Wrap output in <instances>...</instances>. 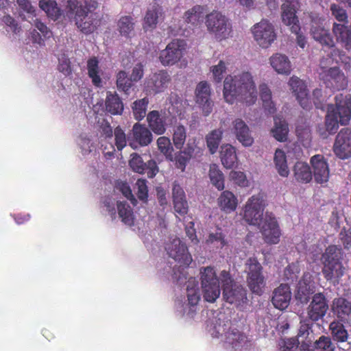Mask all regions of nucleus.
Wrapping results in <instances>:
<instances>
[{
    "label": "nucleus",
    "instance_id": "3c124183",
    "mask_svg": "<svg viewBox=\"0 0 351 351\" xmlns=\"http://www.w3.org/2000/svg\"><path fill=\"white\" fill-rule=\"evenodd\" d=\"M209 177L212 184L218 189H224V178L222 172L215 165H211L209 171Z\"/></svg>",
    "mask_w": 351,
    "mask_h": 351
},
{
    "label": "nucleus",
    "instance_id": "ddd939ff",
    "mask_svg": "<svg viewBox=\"0 0 351 351\" xmlns=\"http://www.w3.org/2000/svg\"><path fill=\"white\" fill-rule=\"evenodd\" d=\"M328 308L326 296L322 293H317L313 295L307 308V317L309 320L316 322L324 318Z\"/></svg>",
    "mask_w": 351,
    "mask_h": 351
},
{
    "label": "nucleus",
    "instance_id": "338daca9",
    "mask_svg": "<svg viewBox=\"0 0 351 351\" xmlns=\"http://www.w3.org/2000/svg\"><path fill=\"white\" fill-rule=\"evenodd\" d=\"M191 160L188 156L182 152V151L178 152L176 154L173 160L176 162V166L178 169H181L182 171H184L187 163Z\"/></svg>",
    "mask_w": 351,
    "mask_h": 351
},
{
    "label": "nucleus",
    "instance_id": "774afa93",
    "mask_svg": "<svg viewBox=\"0 0 351 351\" xmlns=\"http://www.w3.org/2000/svg\"><path fill=\"white\" fill-rule=\"evenodd\" d=\"M339 239L344 249L351 248V231L343 228L339 234Z\"/></svg>",
    "mask_w": 351,
    "mask_h": 351
},
{
    "label": "nucleus",
    "instance_id": "0e129e2a",
    "mask_svg": "<svg viewBox=\"0 0 351 351\" xmlns=\"http://www.w3.org/2000/svg\"><path fill=\"white\" fill-rule=\"evenodd\" d=\"M136 185L137 186V197L143 202H147L148 199V187L147 185V180L145 179H138L136 181Z\"/></svg>",
    "mask_w": 351,
    "mask_h": 351
},
{
    "label": "nucleus",
    "instance_id": "473e14b6",
    "mask_svg": "<svg viewBox=\"0 0 351 351\" xmlns=\"http://www.w3.org/2000/svg\"><path fill=\"white\" fill-rule=\"evenodd\" d=\"M293 176L300 183H308L312 180V172L309 165L303 162H297L293 167Z\"/></svg>",
    "mask_w": 351,
    "mask_h": 351
},
{
    "label": "nucleus",
    "instance_id": "393cba45",
    "mask_svg": "<svg viewBox=\"0 0 351 351\" xmlns=\"http://www.w3.org/2000/svg\"><path fill=\"white\" fill-rule=\"evenodd\" d=\"M234 133L237 140L245 147H250L254 143L247 125L241 119H237L233 123Z\"/></svg>",
    "mask_w": 351,
    "mask_h": 351
},
{
    "label": "nucleus",
    "instance_id": "e433bc0d",
    "mask_svg": "<svg viewBox=\"0 0 351 351\" xmlns=\"http://www.w3.org/2000/svg\"><path fill=\"white\" fill-rule=\"evenodd\" d=\"M260 97L263 101V106L265 112L268 114H273L276 112L275 104L271 100V92L267 84H263L259 86Z\"/></svg>",
    "mask_w": 351,
    "mask_h": 351
},
{
    "label": "nucleus",
    "instance_id": "79ce46f5",
    "mask_svg": "<svg viewBox=\"0 0 351 351\" xmlns=\"http://www.w3.org/2000/svg\"><path fill=\"white\" fill-rule=\"evenodd\" d=\"M39 6L47 14V16L53 21L57 20L61 15L60 9L53 0H40Z\"/></svg>",
    "mask_w": 351,
    "mask_h": 351
},
{
    "label": "nucleus",
    "instance_id": "4c0bfd02",
    "mask_svg": "<svg viewBox=\"0 0 351 351\" xmlns=\"http://www.w3.org/2000/svg\"><path fill=\"white\" fill-rule=\"evenodd\" d=\"M161 11L162 8L158 5H154L147 10L143 24L145 30L153 29L156 27Z\"/></svg>",
    "mask_w": 351,
    "mask_h": 351
},
{
    "label": "nucleus",
    "instance_id": "6e6d98bb",
    "mask_svg": "<svg viewBox=\"0 0 351 351\" xmlns=\"http://www.w3.org/2000/svg\"><path fill=\"white\" fill-rule=\"evenodd\" d=\"M334 304L339 317L348 315L351 313V304L344 298H339L337 299Z\"/></svg>",
    "mask_w": 351,
    "mask_h": 351
},
{
    "label": "nucleus",
    "instance_id": "9b49d317",
    "mask_svg": "<svg viewBox=\"0 0 351 351\" xmlns=\"http://www.w3.org/2000/svg\"><path fill=\"white\" fill-rule=\"evenodd\" d=\"M186 46V42L183 40H173L165 49L160 51L158 58L160 63L165 66L178 63L183 56Z\"/></svg>",
    "mask_w": 351,
    "mask_h": 351
},
{
    "label": "nucleus",
    "instance_id": "69168bd1",
    "mask_svg": "<svg viewBox=\"0 0 351 351\" xmlns=\"http://www.w3.org/2000/svg\"><path fill=\"white\" fill-rule=\"evenodd\" d=\"M332 14L339 22H347L348 15L346 10L339 5L332 3L330 5Z\"/></svg>",
    "mask_w": 351,
    "mask_h": 351
},
{
    "label": "nucleus",
    "instance_id": "052dcab7",
    "mask_svg": "<svg viewBox=\"0 0 351 351\" xmlns=\"http://www.w3.org/2000/svg\"><path fill=\"white\" fill-rule=\"evenodd\" d=\"M330 58H335L337 62H341L345 64V69L350 66V58L345 52L338 49H333L330 52Z\"/></svg>",
    "mask_w": 351,
    "mask_h": 351
},
{
    "label": "nucleus",
    "instance_id": "dca6fc26",
    "mask_svg": "<svg viewBox=\"0 0 351 351\" xmlns=\"http://www.w3.org/2000/svg\"><path fill=\"white\" fill-rule=\"evenodd\" d=\"M195 101L204 116L207 117L213 112V102L210 99V88L207 82L203 81L197 85Z\"/></svg>",
    "mask_w": 351,
    "mask_h": 351
},
{
    "label": "nucleus",
    "instance_id": "2eb2a0df",
    "mask_svg": "<svg viewBox=\"0 0 351 351\" xmlns=\"http://www.w3.org/2000/svg\"><path fill=\"white\" fill-rule=\"evenodd\" d=\"M333 152L341 159L351 157V129L343 128L337 134L333 145Z\"/></svg>",
    "mask_w": 351,
    "mask_h": 351
},
{
    "label": "nucleus",
    "instance_id": "7ed1b4c3",
    "mask_svg": "<svg viewBox=\"0 0 351 351\" xmlns=\"http://www.w3.org/2000/svg\"><path fill=\"white\" fill-rule=\"evenodd\" d=\"M97 7V2L95 0H80L74 5L75 25L84 34L93 33L100 25V20L93 12Z\"/></svg>",
    "mask_w": 351,
    "mask_h": 351
},
{
    "label": "nucleus",
    "instance_id": "6e6552de",
    "mask_svg": "<svg viewBox=\"0 0 351 351\" xmlns=\"http://www.w3.org/2000/svg\"><path fill=\"white\" fill-rule=\"evenodd\" d=\"M203 297L208 302H214L220 295L219 280L213 267H207L201 271Z\"/></svg>",
    "mask_w": 351,
    "mask_h": 351
},
{
    "label": "nucleus",
    "instance_id": "de8ad7c7",
    "mask_svg": "<svg viewBox=\"0 0 351 351\" xmlns=\"http://www.w3.org/2000/svg\"><path fill=\"white\" fill-rule=\"evenodd\" d=\"M226 338L228 342L234 348L243 346L247 341V337L237 328L230 329Z\"/></svg>",
    "mask_w": 351,
    "mask_h": 351
},
{
    "label": "nucleus",
    "instance_id": "20e7f679",
    "mask_svg": "<svg viewBox=\"0 0 351 351\" xmlns=\"http://www.w3.org/2000/svg\"><path fill=\"white\" fill-rule=\"evenodd\" d=\"M343 252L341 247L336 245H328L322 254L321 262L323 265L322 274L327 281L338 283L344 274L345 268L341 260Z\"/></svg>",
    "mask_w": 351,
    "mask_h": 351
},
{
    "label": "nucleus",
    "instance_id": "5fc2aeb1",
    "mask_svg": "<svg viewBox=\"0 0 351 351\" xmlns=\"http://www.w3.org/2000/svg\"><path fill=\"white\" fill-rule=\"evenodd\" d=\"M226 69V64L223 60H219L217 64L210 67V72L215 83H220L222 81Z\"/></svg>",
    "mask_w": 351,
    "mask_h": 351
},
{
    "label": "nucleus",
    "instance_id": "412c9836",
    "mask_svg": "<svg viewBox=\"0 0 351 351\" xmlns=\"http://www.w3.org/2000/svg\"><path fill=\"white\" fill-rule=\"evenodd\" d=\"M299 4V2L297 5L285 2L281 6L282 21L286 25L291 26L292 32H297V31L300 30L299 21L296 16V10Z\"/></svg>",
    "mask_w": 351,
    "mask_h": 351
},
{
    "label": "nucleus",
    "instance_id": "c85d7f7f",
    "mask_svg": "<svg viewBox=\"0 0 351 351\" xmlns=\"http://www.w3.org/2000/svg\"><path fill=\"white\" fill-rule=\"evenodd\" d=\"M310 283V277L307 278L304 275L298 284L295 298L298 302L302 304H307L309 302L311 295L313 293V290Z\"/></svg>",
    "mask_w": 351,
    "mask_h": 351
},
{
    "label": "nucleus",
    "instance_id": "58836bf2",
    "mask_svg": "<svg viewBox=\"0 0 351 351\" xmlns=\"http://www.w3.org/2000/svg\"><path fill=\"white\" fill-rule=\"evenodd\" d=\"M204 8L202 5H195L185 12L183 19L185 23L192 26H197L203 19Z\"/></svg>",
    "mask_w": 351,
    "mask_h": 351
},
{
    "label": "nucleus",
    "instance_id": "864d4df0",
    "mask_svg": "<svg viewBox=\"0 0 351 351\" xmlns=\"http://www.w3.org/2000/svg\"><path fill=\"white\" fill-rule=\"evenodd\" d=\"M186 138V128L182 125L176 126L173 130V142L176 149H181Z\"/></svg>",
    "mask_w": 351,
    "mask_h": 351
},
{
    "label": "nucleus",
    "instance_id": "680f3d73",
    "mask_svg": "<svg viewBox=\"0 0 351 351\" xmlns=\"http://www.w3.org/2000/svg\"><path fill=\"white\" fill-rule=\"evenodd\" d=\"M300 273L299 267L295 264L289 265L284 271L285 278L289 282H294L297 281Z\"/></svg>",
    "mask_w": 351,
    "mask_h": 351
},
{
    "label": "nucleus",
    "instance_id": "bf43d9fd",
    "mask_svg": "<svg viewBox=\"0 0 351 351\" xmlns=\"http://www.w3.org/2000/svg\"><path fill=\"white\" fill-rule=\"evenodd\" d=\"M278 345L282 351H295L298 347L299 341L296 337L281 339Z\"/></svg>",
    "mask_w": 351,
    "mask_h": 351
},
{
    "label": "nucleus",
    "instance_id": "39448f33",
    "mask_svg": "<svg viewBox=\"0 0 351 351\" xmlns=\"http://www.w3.org/2000/svg\"><path fill=\"white\" fill-rule=\"evenodd\" d=\"M245 267L249 289L253 293L261 295L266 285L261 264L256 257H250L247 259Z\"/></svg>",
    "mask_w": 351,
    "mask_h": 351
},
{
    "label": "nucleus",
    "instance_id": "423d86ee",
    "mask_svg": "<svg viewBox=\"0 0 351 351\" xmlns=\"http://www.w3.org/2000/svg\"><path fill=\"white\" fill-rule=\"evenodd\" d=\"M205 25L208 32L219 40L227 38L232 32V25L228 19L219 11L214 10L206 14Z\"/></svg>",
    "mask_w": 351,
    "mask_h": 351
},
{
    "label": "nucleus",
    "instance_id": "13d9d810",
    "mask_svg": "<svg viewBox=\"0 0 351 351\" xmlns=\"http://www.w3.org/2000/svg\"><path fill=\"white\" fill-rule=\"evenodd\" d=\"M206 243L209 244L217 243L219 244L220 248H223L227 245V241L225 239V235L220 228H218L215 232L209 234Z\"/></svg>",
    "mask_w": 351,
    "mask_h": 351
},
{
    "label": "nucleus",
    "instance_id": "37998d69",
    "mask_svg": "<svg viewBox=\"0 0 351 351\" xmlns=\"http://www.w3.org/2000/svg\"><path fill=\"white\" fill-rule=\"evenodd\" d=\"M149 103V100L147 97L133 102L132 110L136 120L141 121L145 117Z\"/></svg>",
    "mask_w": 351,
    "mask_h": 351
},
{
    "label": "nucleus",
    "instance_id": "9d476101",
    "mask_svg": "<svg viewBox=\"0 0 351 351\" xmlns=\"http://www.w3.org/2000/svg\"><path fill=\"white\" fill-rule=\"evenodd\" d=\"M251 31L257 44L263 49L269 47L276 39L274 27L267 19L254 24Z\"/></svg>",
    "mask_w": 351,
    "mask_h": 351
},
{
    "label": "nucleus",
    "instance_id": "4d7b16f0",
    "mask_svg": "<svg viewBox=\"0 0 351 351\" xmlns=\"http://www.w3.org/2000/svg\"><path fill=\"white\" fill-rule=\"evenodd\" d=\"M115 189L121 192L132 204L136 205V199L134 197L130 185L127 182L118 180L115 184Z\"/></svg>",
    "mask_w": 351,
    "mask_h": 351
},
{
    "label": "nucleus",
    "instance_id": "6ab92c4d",
    "mask_svg": "<svg viewBox=\"0 0 351 351\" xmlns=\"http://www.w3.org/2000/svg\"><path fill=\"white\" fill-rule=\"evenodd\" d=\"M294 95L296 97L300 105L304 109H308L310 107V101L308 97V90L305 82L296 76H292L289 81Z\"/></svg>",
    "mask_w": 351,
    "mask_h": 351
},
{
    "label": "nucleus",
    "instance_id": "a18cd8bd",
    "mask_svg": "<svg viewBox=\"0 0 351 351\" xmlns=\"http://www.w3.org/2000/svg\"><path fill=\"white\" fill-rule=\"evenodd\" d=\"M334 341L345 342L348 339V334L344 325L339 321L332 322L329 326Z\"/></svg>",
    "mask_w": 351,
    "mask_h": 351
},
{
    "label": "nucleus",
    "instance_id": "c9c22d12",
    "mask_svg": "<svg viewBox=\"0 0 351 351\" xmlns=\"http://www.w3.org/2000/svg\"><path fill=\"white\" fill-rule=\"evenodd\" d=\"M274 127L271 130V132L273 136L280 142H285L287 139V135L289 132L288 124L287 122L280 118L279 117L276 116L274 118Z\"/></svg>",
    "mask_w": 351,
    "mask_h": 351
},
{
    "label": "nucleus",
    "instance_id": "cd10ccee",
    "mask_svg": "<svg viewBox=\"0 0 351 351\" xmlns=\"http://www.w3.org/2000/svg\"><path fill=\"white\" fill-rule=\"evenodd\" d=\"M272 68L279 74L289 75L291 72V64L289 58L281 53L274 54L269 58Z\"/></svg>",
    "mask_w": 351,
    "mask_h": 351
},
{
    "label": "nucleus",
    "instance_id": "ea45409f",
    "mask_svg": "<svg viewBox=\"0 0 351 351\" xmlns=\"http://www.w3.org/2000/svg\"><path fill=\"white\" fill-rule=\"evenodd\" d=\"M274 164L278 173L282 177H287L289 170L287 166V156L284 151L277 149L274 154Z\"/></svg>",
    "mask_w": 351,
    "mask_h": 351
},
{
    "label": "nucleus",
    "instance_id": "aec40b11",
    "mask_svg": "<svg viewBox=\"0 0 351 351\" xmlns=\"http://www.w3.org/2000/svg\"><path fill=\"white\" fill-rule=\"evenodd\" d=\"M310 162L315 181L320 184L328 182L330 174L329 168L324 156L316 154L311 157Z\"/></svg>",
    "mask_w": 351,
    "mask_h": 351
},
{
    "label": "nucleus",
    "instance_id": "7c9ffc66",
    "mask_svg": "<svg viewBox=\"0 0 351 351\" xmlns=\"http://www.w3.org/2000/svg\"><path fill=\"white\" fill-rule=\"evenodd\" d=\"M332 30L337 40L340 41L347 50H350L351 25L348 27L342 24L334 23Z\"/></svg>",
    "mask_w": 351,
    "mask_h": 351
},
{
    "label": "nucleus",
    "instance_id": "c756f323",
    "mask_svg": "<svg viewBox=\"0 0 351 351\" xmlns=\"http://www.w3.org/2000/svg\"><path fill=\"white\" fill-rule=\"evenodd\" d=\"M147 121L151 130L157 135L166 131L165 121L158 110H152L147 115Z\"/></svg>",
    "mask_w": 351,
    "mask_h": 351
},
{
    "label": "nucleus",
    "instance_id": "f704fd0d",
    "mask_svg": "<svg viewBox=\"0 0 351 351\" xmlns=\"http://www.w3.org/2000/svg\"><path fill=\"white\" fill-rule=\"evenodd\" d=\"M220 158L224 167L232 168L237 160L235 148L229 144L222 146Z\"/></svg>",
    "mask_w": 351,
    "mask_h": 351
},
{
    "label": "nucleus",
    "instance_id": "f257e3e1",
    "mask_svg": "<svg viewBox=\"0 0 351 351\" xmlns=\"http://www.w3.org/2000/svg\"><path fill=\"white\" fill-rule=\"evenodd\" d=\"M265 206L262 195H252L243 208V219L250 225L260 227L265 243L277 244L281 236L279 225L272 213L267 212L263 217Z\"/></svg>",
    "mask_w": 351,
    "mask_h": 351
},
{
    "label": "nucleus",
    "instance_id": "0eeeda50",
    "mask_svg": "<svg viewBox=\"0 0 351 351\" xmlns=\"http://www.w3.org/2000/svg\"><path fill=\"white\" fill-rule=\"evenodd\" d=\"M220 280L223 297L226 302L230 304H240L247 299L245 290L234 282L229 271L223 270L220 273Z\"/></svg>",
    "mask_w": 351,
    "mask_h": 351
},
{
    "label": "nucleus",
    "instance_id": "f03ea898",
    "mask_svg": "<svg viewBox=\"0 0 351 351\" xmlns=\"http://www.w3.org/2000/svg\"><path fill=\"white\" fill-rule=\"evenodd\" d=\"M223 97L229 104L236 100L247 106L254 104L257 99V90L250 73L243 72L237 75H228L223 82Z\"/></svg>",
    "mask_w": 351,
    "mask_h": 351
},
{
    "label": "nucleus",
    "instance_id": "a211bd4d",
    "mask_svg": "<svg viewBox=\"0 0 351 351\" xmlns=\"http://www.w3.org/2000/svg\"><path fill=\"white\" fill-rule=\"evenodd\" d=\"M321 75L327 87L339 90L347 86V79L344 73L337 66L326 69Z\"/></svg>",
    "mask_w": 351,
    "mask_h": 351
},
{
    "label": "nucleus",
    "instance_id": "72a5a7b5",
    "mask_svg": "<svg viewBox=\"0 0 351 351\" xmlns=\"http://www.w3.org/2000/svg\"><path fill=\"white\" fill-rule=\"evenodd\" d=\"M134 19L131 16H123L117 22V29L121 36L132 38L134 36Z\"/></svg>",
    "mask_w": 351,
    "mask_h": 351
},
{
    "label": "nucleus",
    "instance_id": "5701e85b",
    "mask_svg": "<svg viewBox=\"0 0 351 351\" xmlns=\"http://www.w3.org/2000/svg\"><path fill=\"white\" fill-rule=\"evenodd\" d=\"M291 298L290 287L287 284H281L274 289L271 302L276 308L284 310L289 306Z\"/></svg>",
    "mask_w": 351,
    "mask_h": 351
},
{
    "label": "nucleus",
    "instance_id": "2f4dec72",
    "mask_svg": "<svg viewBox=\"0 0 351 351\" xmlns=\"http://www.w3.org/2000/svg\"><path fill=\"white\" fill-rule=\"evenodd\" d=\"M132 133L134 140L141 146H147L152 141L151 131L143 125L135 123Z\"/></svg>",
    "mask_w": 351,
    "mask_h": 351
},
{
    "label": "nucleus",
    "instance_id": "a878e982",
    "mask_svg": "<svg viewBox=\"0 0 351 351\" xmlns=\"http://www.w3.org/2000/svg\"><path fill=\"white\" fill-rule=\"evenodd\" d=\"M105 110L112 115H121L124 110V104L121 98L116 92L108 91L105 99Z\"/></svg>",
    "mask_w": 351,
    "mask_h": 351
},
{
    "label": "nucleus",
    "instance_id": "b1692460",
    "mask_svg": "<svg viewBox=\"0 0 351 351\" xmlns=\"http://www.w3.org/2000/svg\"><path fill=\"white\" fill-rule=\"evenodd\" d=\"M171 78L166 71L154 73L147 81V88L154 93L162 92L167 86Z\"/></svg>",
    "mask_w": 351,
    "mask_h": 351
},
{
    "label": "nucleus",
    "instance_id": "4468645a",
    "mask_svg": "<svg viewBox=\"0 0 351 351\" xmlns=\"http://www.w3.org/2000/svg\"><path fill=\"white\" fill-rule=\"evenodd\" d=\"M324 23V19L318 16L313 17L311 23V33L313 38L322 46L332 48L335 46V42L329 30L325 28Z\"/></svg>",
    "mask_w": 351,
    "mask_h": 351
},
{
    "label": "nucleus",
    "instance_id": "603ef678",
    "mask_svg": "<svg viewBox=\"0 0 351 351\" xmlns=\"http://www.w3.org/2000/svg\"><path fill=\"white\" fill-rule=\"evenodd\" d=\"M335 346L329 337L321 336L313 346V351H335Z\"/></svg>",
    "mask_w": 351,
    "mask_h": 351
},
{
    "label": "nucleus",
    "instance_id": "c03bdc74",
    "mask_svg": "<svg viewBox=\"0 0 351 351\" xmlns=\"http://www.w3.org/2000/svg\"><path fill=\"white\" fill-rule=\"evenodd\" d=\"M118 214L121 221L127 225L134 224L133 210L126 202H117Z\"/></svg>",
    "mask_w": 351,
    "mask_h": 351
},
{
    "label": "nucleus",
    "instance_id": "1a4fd4ad",
    "mask_svg": "<svg viewBox=\"0 0 351 351\" xmlns=\"http://www.w3.org/2000/svg\"><path fill=\"white\" fill-rule=\"evenodd\" d=\"M350 117L351 110L348 106L341 104H337L335 106L329 105L326 116L327 130L335 133L339 127V123L341 125L348 124Z\"/></svg>",
    "mask_w": 351,
    "mask_h": 351
},
{
    "label": "nucleus",
    "instance_id": "f8f14e48",
    "mask_svg": "<svg viewBox=\"0 0 351 351\" xmlns=\"http://www.w3.org/2000/svg\"><path fill=\"white\" fill-rule=\"evenodd\" d=\"M165 250L171 258L182 266L189 267L193 261L186 245L179 238H175L167 243Z\"/></svg>",
    "mask_w": 351,
    "mask_h": 351
},
{
    "label": "nucleus",
    "instance_id": "09e8293b",
    "mask_svg": "<svg viewBox=\"0 0 351 351\" xmlns=\"http://www.w3.org/2000/svg\"><path fill=\"white\" fill-rule=\"evenodd\" d=\"M134 80L131 77H128L125 71H120L117 75V86L119 90L123 91L126 95L130 93V89L133 86Z\"/></svg>",
    "mask_w": 351,
    "mask_h": 351
},
{
    "label": "nucleus",
    "instance_id": "8fccbe9b",
    "mask_svg": "<svg viewBox=\"0 0 351 351\" xmlns=\"http://www.w3.org/2000/svg\"><path fill=\"white\" fill-rule=\"evenodd\" d=\"M158 149L162 153L168 160L173 161V152L170 139L166 136H160L157 140Z\"/></svg>",
    "mask_w": 351,
    "mask_h": 351
},
{
    "label": "nucleus",
    "instance_id": "bb28decb",
    "mask_svg": "<svg viewBox=\"0 0 351 351\" xmlns=\"http://www.w3.org/2000/svg\"><path fill=\"white\" fill-rule=\"evenodd\" d=\"M217 204L221 211L226 214L236 210L238 206V199L230 191H223L217 199Z\"/></svg>",
    "mask_w": 351,
    "mask_h": 351
},
{
    "label": "nucleus",
    "instance_id": "4be33fe9",
    "mask_svg": "<svg viewBox=\"0 0 351 351\" xmlns=\"http://www.w3.org/2000/svg\"><path fill=\"white\" fill-rule=\"evenodd\" d=\"M172 198L176 213L185 215L189 210L188 202L183 188L176 181L173 184Z\"/></svg>",
    "mask_w": 351,
    "mask_h": 351
},
{
    "label": "nucleus",
    "instance_id": "f3484780",
    "mask_svg": "<svg viewBox=\"0 0 351 351\" xmlns=\"http://www.w3.org/2000/svg\"><path fill=\"white\" fill-rule=\"evenodd\" d=\"M129 165L136 173L143 174L147 173L148 178H154L158 172V168L156 161L149 160L147 162H144L142 157L137 153H133L130 155Z\"/></svg>",
    "mask_w": 351,
    "mask_h": 351
},
{
    "label": "nucleus",
    "instance_id": "49530a36",
    "mask_svg": "<svg viewBox=\"0 0 351 351\" xmlns=\"http://www.w3.org/2000/svg\"><path fill=\"white\" fill-rule=\"evenodd\" d=\"M222 134L223 131L221 129H217L212 130L206 135V144L210 154H213L217 152L222 138Z\"/></svg>",
    "mask_w": 351,
    "mask_h": 351
},
{
    "label": "nucleus",
    "instance_id": "e2e57ef3",
    "mask_svg": "<svg viewBox=\"0 0 351 351\" xmlns=\"http://www.w3.org/2000/svg\"><path fill=\"white\" fill-rule=\"evenodd\" d=\"M115 145L119 151H121L127 144L126 136L120 126H117L114 131Z\"/></svg>",
    "mask_w": 351,
    "mask_h": 351
},
{
    "label": "nucleus",
    "instance_id": "a19ab883",
    "mask_svg": "<svg viewBox=\"0 0 351 351\" xmlns=\"http://www.w3.org/2000/svg\"><path fill=\"white\" fill-rule=\"evenodd\" d=\"M88 77L92 80L94 86H101V79L99 75V61L96 57L90 58L87 61Z\"/></svg>",
    "mask_w": 351,
    "mask_h": 351
}]
</instances>
